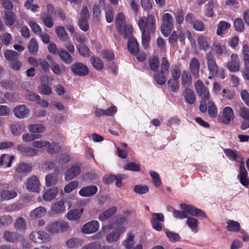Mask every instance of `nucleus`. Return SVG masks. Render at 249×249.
Masks as SVG:
<instances>
[{"label": "nucleus", "instance_id": "f257e3e1", "mask_svg": "<svg viewBox=\"0 0 249 249\" xmlns=\"http://www.w3.org/2000/svg\"><path fill=\"white\" fill-rule=\"evenodd\" d=\"M125 221L126 219L124 217H121L115 222L111 223L108 225L103 226L102 230L104 232H108L111 230L114 229L106 236V240L107 242H115L119 239L121 235L125 231V228L123 226V224Z\"/></svg>", "mask_w": 249, "mask_h": 249}, {"label": "nucleus", "instance_id": "f03ea898", "mask_svg": "<svg viewBox=\"0 0 249 249\" xmlns=\"http://www.w3.org/2000/svg\"><path fill=\"white\" fill-rule=\"evenodd\" d=\"M32 146L36 148H46L47 152L51 156L57 154L61 150V145L58 142L51 143L49 141L44 140L34 141Z\"/></svg>", "mask_w": 249, "mask_h": 249}, {"label": "nucleus", "instance_id": "7ed1b4c3", "mask_svg": "<svg viewBox=\"0 0 249 249\" xmlns=\"http://www.w3.org/2000/svg\"><path fill=\"white\" fill-rule=\"evenodd\" d=\"M138 25L141 31L154 34L156 30V18L152 14H149L147 18L142 17L139 18Z\"/></svg>", "mask_w": 249, "mask_h": 249}, {"label": "nucleus", "instance_id": "20e7f679", "mask_svg": "<svg viewBox=\"0 0 249 249\" xmlns=\"http://www.w3.org/2000/svg\"><path fill=\"white\" fill-rule=\"evenodd\" d=\"M195 88L196 92L201 98L199 106L200 110L202 112H206L207 110L206 101L210 98V94L208 89L205 87L203 82L197 80L195 83Z\"/></svg>", "mask_w": 249, "mask_h": 249}, {"label": "nucleus", "instance_id": "39448f33", "mask_svg": "<svg viewBox=\"0 0 249 249\" xmlns=\"http://www.w3.org/2000/svg\"><path fill=\"white\" fill-rule=\"evenodd\" d=\"M173 27V17L169 13H165L162 17V25L160 27V31L162 35L168 36Z\"/></svg>", "mask_w": 249, "mask_h": 249}, {"label": "nucleus", "instance_id": "423d86ee", "mask_svg": "<svg viewBox=\"0 0 249 249\" xmlns=\"http://www.w3.org/2000/svg\"><path fill=\"white\" fill-rule=\"evenodd\" d=\"M72 72L77 76H85L89 73V70L88 67L84 64L76 62L73 64L71 67Z\"/></svg>", "mask_w": 249, "mask_h": 249}, {"label": "nucleus", "instance_id": "0eeeda50", "mask_svg": "<svg viewBox=\"0 0 249 249\" xmlns=\"http://www.w3.org/2000/svg\"><path fill=\"white\" fill-rule=\"evenodd\" d=\"M180 206L182 210L185 211L186 214H189L194 216L200 215L203 217H206V215L203 211L199 209L196 208L192 205L186 204H181Z\"/></svg>", "mask_w": 249, "mask_h": 249}, {"label": "nucleus", "instance_id": "6e6552de", "mask_svg": "<svg viewBox=\"0 0 249 249\" xmlns=\"http://www.w3.org/2000/svg\"><path fill=\"white\" fill-rule=\"evenodd\" d=\"M221 122L225 124H228L234 118L233 109L230 107H225L221 112Z\"/></svg>", "mask_w": 249, "mask_h": 249}, {"label": "nucleus", "instance_id": "1a4fd4ad", "mask_svg": "<svg viewBox=\"0 0 249 249\" xmlns=\"http://www.w3.org/2000/svg\"><path fill=\"white\" fill-rule=\"evenodd\" d=\"M81 171L80 165L77 164L72 165L65 173V179L71 180L79 175Z\"/></svg>", "mask_w": 249, "mask_h": 249}, {"label": "nucleus", "instance_id": "9d476101", "mask_svg": "<svg viewBox=\"0 0 249 249\" xmlns=\"http://www.w3.org/2000/svg\"><path fill=\"white\" fill-rule=\"evenodd\" d=\"M206 59L208 69L210 74L214 75L216 74L219 68L212 53L209 52L206 54Z\"/></svg>", "mask_w": 249, "mask_h": 249}, {"label": "nucleus", "instance_id": "9b49d317", "mask_svg": "<svg viewBox=\"0 0 249 249\" xmlns=\"http://www.w3.org/2000/svg\"><path fill=\"white\" fill-rule=\"evenodd\" d=\"M226 67L230 71L233 72L239 71L240 63L237 54H231L230 60L226 64Z\"/></svg>", "mask_w": 249, "mask_h": 249}, {"label": "nucleus", "instance_id": "f8f14e48", "mask_svg": "<svg viewBox=\"0 0 249 249\" xmlns=\"http://www.w3.org/2000/svg\"><path fill=\"white\" fill-rule=\"evenodd\" d=\"M13 111L15 116L19 119L27 118L30 113V110L24 105H20L16 106L13 109Z\"/></svg>", "mask_w": 249, "mask_h": 249}, {"label": "nucleus", "instance_id": "ddd939ff", "mask_svg": "<svg viewBox=\"0 0 249 249\" xmlns=\"http://www.w3.org/2000/svg\"><path fill=\"white\" fill-rule=\"evenodd\" d=\"M99 224L97 221L92 220L85 224L81 228V231L85 234L95 232L99 229Z\"/></svg>", "mask_w": 249, "mask_h": 249}, {"label": "nucleus", "instance_id": "4468645a", "mask_svg": "<svg viewBox=\"0 0 249 249\" xmlns=\"http://www.w3.org/2000/svg\"><path fill=\"white\" fill-rule=\"evenodd\" d=\"M35 148L25 146L23 144H19L17 146V149L23 156L31 157L36 156L38 153V150Z\"/></svg>", "mask_w": 249, "mask_h": 249}, {"label": "nucleus", "instance_id": "2eb2a0df", "mask_svg": "<svg viewBox=\"0 0 249 249\" xmlns=\"http://www.w3.org/2000/svg\"><path fill=\"white\" fill-rule=\"evenodd\" d=\"M40 182L38 178L35 176H32L26 184V188L32 192H37L40 189Z\"/></svg>", "mask_w": 249, "mask_h": 249}, {"label": "nucleus", "instance_id": "dca6fc26", "mask_svg": "<svg viewBox=\"0 0 249 249\" xmlns=\"http://www.w3.org/2000/svg\"><path fill=\"white\" fill-rule=\"evenodd\" d=\"M237 178L239 179L241 184L247 186L249 184V179L248 178V173L245 167L244 162H241L240 164V170Z\"/></svg>", "mask_w": 249, "mask_h": 249}, {"label": "nucleus", "instance_id": "f3484780", "mask_svg": "<svg viewBox=\"0 0 249 249\" xmlns=\"http://www.w3.org/2000/svg\"><path fill=\"white\" fill-rule=\"evenodd\" d=\"M98 188L95 185H89L82 188L79 191V195L83 197H89L95 195Z\"/></svg>", "mask_w": 249, "mask_h": 249}, {"label": "nucleus", "instance_id": "a211bd4d", "mask_svg": "<svg viewBox=\"0 0 249 249\" xmlns=\"http://www.w3.org/2000/svg\"><path fill=\"white\" fill-rule=\"evenodd\" d=\"M189 68L191 74L195 78H197L199 75L200 62L196 57L192 58L189 63Z\"/></svg>", "mask_w": 249, "mask_h": 249}, {"label": "nucleus", "instance_id": "6ab92c4d", "mask_svg": "<svg viewBox=\"0 0 249 249\" xmlns=\"http://www.w3.org/2000/svg\"><path fill=\"white\" fill-rule=\"evenodd\" d=\"M212 49L217 56H222L229 53L226 46L219 42L214 43L213 44Z\"/></svg>", "mask_w": 249, "mask_h": 249}, {"label": "nucleus", "instance_id": "aec40b11", "mask_svg": "<svg viewBox=\"0 0 249 249\" xmlns=\"http://www.w3.org/2000/svg\"><path fill=\"white\" fill-rule=\"evenodd\" d=\"M231 28L230 24L224 20L220 21L217 24L216 34L220 36H223Z\"/></svg>", "mask_w": 249, "mask_h": 249}, {"label": "nucleus", "instance_id": "412c9836", "mask_svg": "<svg viewBox=\"0 0 249 249\" xmlns=\"http://www.w3.org/2000/svg\"><path fill=\"white\" fill-rule=\"evenodd\" d=\"M51 210L54 213L56 214L64 213L66 211L64 200L61 199L53 203L51 207Z\"/></svg>", "mask_w": 249, "mask_h": 249}, {"label": "nucleus", "instance_id": "4be33fe9", "mask_svg": "<svg viewBox=\"0 0 249 249\" xmlns=\"http://www.w3.org/2000/svg\"><path fill=\"white\" fill-rule=\"evenodd\" d=\"M224 152L226 156L231 160L236 161L240 162V163L241 162H244L243 159L239 152L230 149H225L224 150Z\"/></svg>", "mask_w": 249, "mask_h": 249}, {"label": "nucleus", "instance_id": "5701e85b", "mask_svg": "<svg viewBox=\"0 0 249 249\" xmlns=\"http://www.w3.org/2000/svg\"><path fill=\"white\" fill-rule=\"evenodd\" d=\"M47 213V210L45 208L40 206L33 210L29 213L31 219H35L44 216Z\"/></svg>", "mask_w": 249, "mask_h": 249}, {"label": "nucleus", "instance_id": "b1692460", "mask_svg": "<svg viewBox=\"0 0 249 249\" xmlns=\"http://www.w3.org/2000/svg\"><path fill=\"white\" fill-rule=\"evenodd\" d=\"M40 20L46 27L48 28H52L53 26V20L50 14L46 12H43L40 16Z\"/></svg>", "mask_w": 249, "mask_h": 249}, {"label": "nucleus", "instance_id": "393cba45", "mask_svg": "<svg viewBox=\"0 0 249 249\" xmlns=\"http://www.w3.org/2000/svg\"><path fill=\"white\" fill-rule=\"evenodd\" d=\"M57 54L61 59L66 64H70L73 61V58L71 54L64 49H59Z\"/></svg>", "mask_w": 249, "mask_h": 249}, {"label": "nucleus", "instance_id": "a878e982", "mask_svg": "<svg viewBox=\"0 0 249 249\" xmlns=\"http://www.w3.org/2000/svg\"><path fill=\"white\" fill-rule=\"evenodd\" d=\"M58 192V189L57 187H52L46 191L44 193L42 197L45 201H51L56 197Z\"/></svg>", "mask_w": 249, "mask_h": 249}, {"label": "nucleus", "instance_id": "bb28decb", "mask_svg": "<svg viewBox=\"0 0 249 249\" xmlns=\"http://www.w3.org/2000/svg\"><path fill=\"white\" fill-rule=\"evenodd\" d=\"M120 33L124 36V37L129 38L132 34L133 28L131 25L128 23L124 24V25L118 27Z\"/></svg>", "mask_w": 249, "mask_h": 249}, {"label": "nucleus", "instance_id": "cd10ccee", "mask_svg": "<svg viewBox=\"0 0 249 249\" xmlns=\"http://www.w3.org/2000/svg\"><path fill=\"white\" fill-rule=\"evenodd\" d=\"M127 48L129 52L132 54H136L139 51V43L134 37L129 38Z\"/></svg>", "mask_w": 249, "mask_h": 249}, {"label": "nucleus", "instance_id": "c85d7f7f", "mask_svg": "<svg viewBox=\"0 0 249 249\" xmlns=\"http://www.w3.org/2000/svg\"><path fill=\"white\" fill-rule=\"evenodd\" d=\"M116 207H112L100 213L98 219L101 221L107 220L116 213Z\"/></svg>", "mask_w": 249, "mask_h": 249}, {"label": "nucleus", "instance_id": "c756f323", "mask_svg": "<svg viewBox=\"0 0 249 249\" xmlns=\"http://www.w3.org/2000/svg\"><path fill=\"white\" fill-rule=\"evenodd\" d=\"M15 18L16 15L13 12L10 11H5L3 16L5 24L8 26L13 25L14 23Z\"/></svg>", "mask_w": 249, "mask_h": 249}, {"label": "nucleus", "instance_id": "7c9ffc66", "mask_svg": "<svg viewBox=\"0 0 249 249\" xmlns=\"http://www.w3.org/2000/svg\"><path fill=\"white\" fill-rule=\"evenodd\" d=\"M14 226L17 231L20 232L24 231L27 229L25 219L21 217L17 218L14 223Z\"/></svg>", "mask_w": 249, "mask_h": 249}, {"label": "nucleus", "instance_id": "2f4dec72", "mask_svg": "<svg viewBox=\"0 0 249 249\" xmlns=\"http://www.w3.org/2000/svg\"><path fill=\"white\" fill-rule=\"evenodd\" d=\"M20 236L18 233L15 232L6 231L4 233V239L10 242H14L18 241Z\"/></svg>", "mask_w": 249, "mask_h": 249}, {"label": "nucleus", "instance_id": "473e14b6", "mask_svg": "<svg viewBox=\"0 0 249 249\" xmlns=\"http://www.w3.org/2000/svg\"><path fill=\"white\" fill-rule=\"evenodd\" d=\"M82 244L81 239L75 237L71 238L66 242V246L69 248H76L81 246Z\"/></svg>", "mask_w": 249, "mask_h": 249}, {"label": "nucleus", "instance_id": "72a5a7b5", "mask_svg": "<svg viewBox=\"0 0 249 249\" xmlns=\"http://www.w3.org/2000/svg\"><path fill=\"white\" fill-rule=\"evenodd\" d=\"M197 41L200 49L206 51L209 49L210 47V43L208 39L203 36H199L198 38Z\"/></svg>", "mask_w": 249, "mask_h": 249}, {"label": "nucleus", "instance_id": "f704fd0d", "mask_svg": "<svg viewBox=\"0 0 249 249\" xmlns=\"http://www.w3.org/2000/svg\"><path fill=\"white\" fill-rule=\"evenodd\" d=\"M186 224L192 231L196 232L197 231L198 222L194 217L188 216Z\"/></svg>", "mask_w": 249, "mask_h": 249}, {"label": "nucleus", "instance_id": "c9c22d12", "mask_svg": "<svg viewBox=\"0 0 249 249\" xmlns=\"http://www.w3.org/2000/svg\"><path fill=\"white\" fill-rule=\"evenodd\" d=\"M185 99L187 103L193 104L196 100V95L193 90L189 89H186L184 91Z\"/></svg>", "mask_w": 249, "mask_h": 249}, {"label": "nucleus", "instance_id": "e433bc0d", "mask_svg": "<svg viewBox=\"0 0 249 249\" xmlns=\"http://www.w3.org/2000/svg\"><path fill=\"white\" fill-rule=\"evenodd\" d=\"M32 166L28 163L24 162L20 163L16 168V172L19 174H25L30 172L31 171Z\"/></svg>", "mask_w": 249, "mask_h": 249}, {"label": "nucleus", "instance_id": "4c0bfd02", "mask_svg": "<svg viewBox=\"0 0 249 249\" xmlns=\"http://www.w3.org/2000/svg\"><path fill=\"white\" fill-rule=\"evenodd\" d=\"M13 158V156L7 154L2 155L0 158V165L5 167H10Z\"/></svg>", "mask_w": 249, "mask_h": 249}, {"label": "nucleus", "instance_id": "58836bf2", "mask_svg": "<svg viewBox=\"0 0 249 249\" xmlns=\"http://www.w3.org/2000/svg\"><path fill=\"white\" fill-rule=\"evenodd\" d=\"M17 193L13 190H4L0 194L1 198L3 200H8L15 198Z\"/></svg>", "mask_w": 249, "mask_h": 249}, {"label": "nucleus", "instance_id": "ea45409f", "mask_svg": "<svg viewBox=\"0 0 249 249\" xmlns=\"http://www.w3.org/2000/svg\"><path fill=\"white\" fill-rule=\"evenodd\" d=\"M135 244L134 235L131 233H129L127 238L123 241V245L126 249H131Z\"/></svg>", "mask_w": 249, "mask_h": 249}, {"label": "nucleus", "instance_id": "a19ab883", "mask_svg": "<svg viewBox=\"0 0 249 249\" xmlns=\"http://www.w3.org/2000/svg\"><path fill=\"white\" fill-rule=\"evenodd\" d=\"M81 216V212L78 209H72L69 211L66 215L67 218L71 221L76 220Z\"/></svg>", "mask_w": 249, "mask_h": 249}, {"label": "nucleus", "instance_id": "79ce46f5", "mask_svg": "<svg viewBox=\"0 0 249 249\" xmlns=\"http://www.w3.org/2000/svg\"><path fill=\"white\" fill-rule=\"evenodd\" d=\"M226 229L227 230L231 231H237L240 230V225L237 222L231 220L227 221Z\"/></svg>", "mask_w": 249, "mask_h": 249}, {"label": "nucleus", "instance_id": "37998d69", "mask_svg": "<svg viewBox=\"0 0 249 249\" xmlns=\"http://www.w3.org/2000/svg\"><path fill=\"white\" fill-rule=\"evenodd\" d=\"M45 181L46 185L47 187H50L57 184L58 178L57 176L54 174H50L46 176Z\"/></svg>", "mask_w": 249, "mask_h": 249}, {"label": "nucleus", "instance_id": "c03bdc74", "mask_svg": "<svg viewBox=\"0 0 249 249\" xmlns=\"http://www.w3.org/2000/svg\"><path fill=\"white\" fill-rule=\"evenodd\" d=\"M28 130L31 133H42L45 130V127L41 124H30L27 126Z\"/></svg>", "mask_w": 249, "mask_h": 249}, {"label": "nucleus", "instance_id": "a18cd8bd", "mask_svg": "<svg viewBox=\"0 0 249 249\" xmlns=\"http://www.w3.org/2000/svg\"><path fill=\"white\" fill-rule=\"evenodd\" d=\"M28 50L32 54H36L38 50V45L36 39L32 38L30 41L28 46Z\"/></svg>", "mask_w": 249, "mask_h": 249}, {"label": "nucleus", "instance_id": "49530a36", "mask_svg": "<svg viewBox=\"0 0 249 249\" xmlns=\"http://www.w3.org/2000/svg\"><path fill=\"white\" fill-rule=\"evenodd\" d=\"M55 31L59 39L63 41H66L68 39V36L64 27L58 26L55 28Z\"/></svg>", "mask_w": 249, "mask_h": 249}, {"label": "nucleus", "instance_id": "de8ad7c7", "mask_svg": "<svg viewBox=\"0 0 249 249\" xmlns=\"http://www.w3.org/2000/svg\"><path fill=\"white\" fill-rule=\"evenodd\" d=\"M57 227L58 233L66 232L70 229L68 223L62 220L57 221Z\"/></svg>", "mask_w": 249, "mask_h": 249}, {"label": "nucleus", "instance_id": "09e8293b", "mask_svg": "<svg viewBox=\"0 0 249 249\" xmlns=\"http://www.w3.org/2000/svg\"><path fill=\"white\" fill-rule=\"evenodd\" d=\"M208 111L211 118H215L217 115V107L212 101L208 102Z\"/></svg>", "mask_w": 249, "mask_h": 249}, {"label": "nucleus", "instance_id": "8fccbe9b", "mask_svg": "<svg viewBox=\"0 0 249 249\" xmlns=\"http://www.w3.org/2000/svg\"><path fill=\"white\" fill-rule=\"evenodd\" d=\"M90 61L93 67L96 70H102L103 68V62L99 58L95 56H91Z\"/></svg>", "mask_w": 249, "mask_h": 249}, {"label": "nucleus", "instance_id": "3c124183", "mask_svg": "<svg viewBox=\"0 0 249 249\" xmlns=\"http://www.w3.org/2000/svg\"><path fill=\"white\" fill-rule=\"evenodd\" d=\"M155 78L156 82L159 85H163L165 83L166 81V78L165 75L164 74V72L161 71H156L155 72Z\"/></svg>", "mask_w": 249, "mask_h": 249}, {"label": "nucleus", "instance_id": "603ef678", "mask_svg": "<svg viewBox=\"0 0 249 249\" xmlns=\"http://www.w3.org/2000/svg\"><path fill=\"white\" fill-rule=\"evenodd\" d=\"M79 185V182L77 180H74L70 182L69 184L66 185L64 188V192L65 193H69L75 189Z\"/></svg>", "mask_w": 249, "mask_h": 249}, {"label": "nucleus", "instance_id": "864d4df0", "mask_svg": "<svg viewBox=\"0 0 249 249\" xmlns=\"http://www.w3.org/2000/svg\"><path fill=\"white\" fill-rule=\"evenodd\" d=\"M104 8L107 21L109 23L111 22L114 18L112 8L109 5L106 6Z\"/></svg>", "mask_w": 249, "mask_h": 249}, {"label": "nucleus", "instance_id": "5fc2aeb1", "mask_svg": "<svg viewBox=\"0 0 249 249\" xmlns=\"http://www.w3.org/2000/svg\"><path fill=\"white\" fill-rule=\"evenodd\" d=\"M23 126L19 124H11L10 129L12 133L16 136L19 135L22 131Z\"/></svg>", "mask_w": 249, "mask_h": 249}, {"label": "nucleus", "instance_id": "6e6d98bb", "mask_svg": "<svg viewBox=\"0 0 249 249\" xmlns=\"http://www.w3.org/2000/svg\"><path fill=\"white\" fill-rule=\"evenodd\" d=\"M46 230L51 233H58L57 227V221L49 223L46 226Z\"/></svg>", "mask_w": 249, "mask_h": 249}, {"label": "nucleus", "instance_id": "4d7b16f0", "mask_svg": "<svg viewBox=\"0 0 249 249\" xmlns=\"http://www.w3.org/2000/svg\"><path fill=\"white\" fill-rule=\"evenodd\" d=\"M191 26L193 28L197 31L202 32L205 30V27L204 23L200 20L196 19L195 20Z\"/></svg>", "mask_w": 249, "mask_h": 249}, {"label": "nucleus", "instance_id": "13d9d810", "mask_svg": "<svg viewBox=\"0 0 249 249\" xmlns=\"http://www.w3.org/2000/svg\"><path fill=\"white\" fill-rule=\"evenodd\" d=\"M171 73L172 77L170 79L176 80H178L181 75L180 70L176 65L172 66L171 68Z\"/></svg>", "mask_w": 249, "mask_h": 249}, {"label": "nucleus", "instance_id": "bf43d9fd", "mask_svg": "<svg viewBox=\"0 0 249 249\" xmlns=\"http://www.w3.org/2000/svg\"><path fill=\"white\" fill-rule=\"evenodd\" d=\"M4 56L6 59L10 60L11 61L17 59L19 54L13 50H6L4 53Z\"/></svg>", "mask_w": 249, "mask_h": 249}, {"label": "nucleus", "instance_id": "052dcab7", "mask_svg": "<svg viewBox=\"0 0 249 249\" xmlns=\"http://www.w3.org/2000/svg\"><path fill=\"white\" fill-rule=\"evenodd\" d=\"M51 69L53 73L57 75H60L62 72L65 71V67L64 66L61 67L56 63H53L52 64Z\"/></svg>", "mask_w": 249, "mask_h": 249}, {"label": "nucleus", "instance_id": "680f3d73", "mask_svg": "<svg viewBox=\"0 0 249 249\" xmlns=\"http://www.w3.org/2000/svg\"><path fill=\"white\" fill-rule=\"evenodd\" d=\"M116 22L117 27L127 23L125 21V16L122 12L119 13L116 17Z\"/></svg>", "mask_w": 249, "mask_h": 249}, {"label": "nucleus", "instance_id": "e2e57ef3", "mask_svg": "<svg viewBox=\"0 0 249 249\" xmlns=\"http://www.w3.org/2000/svg\"><path fill=\"white\" fill-rule=\"evenodd\" d=\"M28 23L29 26L34 33L38 35L42 32L41 27L35 21L30 20Z\"/></svg>", "mask_w": 249, "mask_h": 249}, {"label": "nucleus", "instance_id": "0e129e2a", "mask_svg": "<svg viewBox=\"0 0 249 249\" xmlns=\"http://www.w3.org/2000/svg\"><path fill=\"white\" fill-rule=\"evenodd\" d=\"M183 85H189L191 83V75L189 71H184L181 76Z\"/></svg>", "mask_w": 249, "mask_h": 249}, {"label": "nucleus", "instance_id": "69168bd1", "mask_svg": "<svg viewBox=\"0 0 249 249\" xmlns=\"http://www.w3.org/2000/svg\"><path fill=\"white\" fill-rule=\"evenodd\" d=\"M142 33V44L144 47L148 46L150 38V35L152 33L148 32L141 31Z\"/></svg>", "mask_w": 249, "mask_h": 249}, {"label": "nucleus", "instance_id": "338daca9", "mask_svg": "<svg viewBox=\"0 0 249 249\" xmlns=\"http://www.w3.org/2000/svg\"><path fill=\"white\" fill-rule=\"evenodd\" d=\"M134 190L136 193L142 195L149 191V188L146 185H137L135 186Z\"/></svg>", "mask_w": 249, "mask_h": 249}, {"label": "nucleus", "instance_id": "774afa93", "mask_svg": "<svg viewBox=\"0 0 249 249\" xmlns=\"http://www.w3.org/2000/svg\"><path fill=\"white\" fill-rule=\"evenodd\" d=\"M239 115L242 118L249 120V109L245 107H242L239 110Z\"/></svg>", "mask_w": 249, "mask_h": 249}]
</instances>
